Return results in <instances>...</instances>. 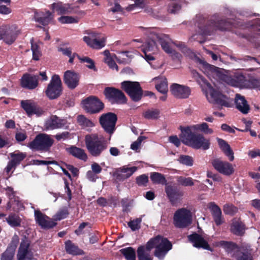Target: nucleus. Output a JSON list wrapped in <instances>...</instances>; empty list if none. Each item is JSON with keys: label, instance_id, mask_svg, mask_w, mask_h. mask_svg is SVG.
Listing matches in <instances>:
<instances>
[{"label": "nucleus", "instance_id": "obj_14", "mask_svg": "<svg viewBox=\"0 0 260 260\" xmlns=\"http://www.w3.org/2000/svg\"><path fill=\"white\" fill-rule=\"evenodd\" d=\"M206 96L210 103L225 107L229 106V103L226 100V96L211 86L209 88L208 92L206 93Z\"/></svg>", "mask_w": 260, "mask_h": 260}, {"label": "nucleus", "instance_id": "obj_43", "mask_svg": "<svg viewBox=\"0 0 260 260\" xmlns=\"http://www.w3.org/2000/svg\"><path fill=\"white\" fill-rule=\"evenodd\" d=\"M219 244L225 249L228 252H231L232 251L240 249L238 245L233 242L220 241L219 242Z\"/></svg>", "mask_w": 260, "mask_h": 260}, {"label": "nucleus", "instance_id": "obj_23", "mask_svg": "<svg viewBox=\"0 0 260 260\" xmlns=\"http://www.w3.org/2000/svg\"><path fill=\"white\" fill-rule=\"evenodd\" d=\"M170 91L174 96L179 99H186L190 94V89L188 86L174 83L170 86Z\"/></svg>", "mask_w": 260, "mask_h": 260}, {"label": "nucleus", "instance_id": "obj_49", "mask_svg": "<svg viewBox=\"0 0 260 260\" xmlns=\"http://www.w3.org/2000/svg\"><path fill=\"white\" fill-rule=\"evenodd\" d=\"M10 156L12 158L11 160L17 166L26 157V155L25 153L19 152L18 153H11Z\"/></svg>", "mask_w": 260, "mask_h": 260}, {"label": "nucleus", "instance_id": "obj_26", "mask_svg": "<svg viewBox=\"0 0 260 260\" xmlns=\"http://www.w3.org/2000/svg\"><path fill=\"white\" fill-rule=\"evenodd\" d=\"M39 79V75L25 74L21 79V86L24 88L34 89L38 86Z\"/></svg>", "mask_w": 260, "mask_h": 260}, {"label": "nucleus", "instance_id": "obj_37", "mask_svg": "<svg viewBox=\"0 0 260 260\" xmlns=\"http://www.w3.org/2000/svg\"><path fill=\"white\" fill-rule=\"evenodd\" d=\"M167 38L168 37L166 35H156V38L158 39V43L160 44L162 49L168 54L171 52L172 49L167 41Z\"/></svg>", "mask_w": 260, "mask_h": 260}, {"label": "nucleus", "instance_id": "obj_19", "mask_svg": "<svg viewBox=\"0 0 260 260\" xmlns=\"http://www.w3.org/2000/svg\"><path fill=\"white\" fill-rule=\"evenodd\" d=\"M167 197L172 205L179 203L182 199L184 193L177 187L173 185H167L165 187Z\"/></svg>", "mask_w": 260, "mask_h": 260}, {"label": "nucleus", "instance_id": "obj_10", "mask_svg": "<svg viewBox=\"0 0 260 260\" xmlns=\"http://www.w3.org/2000/svg\"><path fill=\"white\" fill-rule=\"evenodd\" d=\"M224 81L229 85L240 88H251V84L256 81L255 80L251 83L243 74L239 73H236L232 76H226Z\"/></svg>", "mask_w": 260, "mask_h": 260}, {"label": "nucleus", "instance_id": "obj_40", "mask_svg": "<svg viewBox=\"0 0 260 260\" xmlns=\"http://www.w3.org/2000/svg\"><path fill=\"white\" fill-rule=\"evenodd\" d=\"M236 260H253L251 254L248 252H242L240 249L234 251L233 255Z\"/></svg>", "mask_w": 260, "mask_h": 260}, {"label": "nucleus", "instance_id": "obj_61", "mask_svg": "<svg viewBox=\"0 0 260 260\" xmlns=\"http://www.w3.org/2000/svg\"><path fill=\"white\" fill-rule=\"evenodd\" d=\"M105 62L108 64L110 68L113 70L116 69L117 71H118V66L111 57L105 58Z\"/></svg>", "mask_w": 260, "mask_h": 260}, {"label": "nucleus", "instance_id": "obj_33", "mask_svg": "<svg viewBox=\"0 0 260 260\" xmlns=\"http://www.w3.org/2000/svg\"><path fill=\"white\" fill-rule=\"evenodd\" d=\"M65 250L67 253L77 255L83 253V250L80 249L78 246L75 245L70 240H68L65 242Z\"/></svg>", "mask_w": 260, "mask_h": 260}, {"label": "nucleus", "instance_id": "obj_25", "mask_svg": "<svg viewBox=\"0 0 260 260\" xmlns=\"http://www.w3.org/2000/svg\"><path fill=\"white\" fill-rule=\"evenodd\" d=\"M83 39L88 46L93 49H100L106 45V38L99 34L94 36L93 38L89 36H84Z\"/></svg>", "mask_w": 260, "mask_h": 260}, {"label": "nucleus", "instance_id": "obj_2", "mask_svg": "<svg viewBox=\"0 0 260 260\" xmlns=\"http://www.w3.org/2000/svg\"><path fill=\"white\" fill-rule=\"evenodd\" d=\"M181 133L179 135L181 142L185 145L196 149H202L206 150L209 149L210 141L200 133L192 132L189 126H180Z\"/></svg>", "mask_w": 260, "mask_h": 260}, {"label": "nucleus", "instance_id": "obj_48", "mask_svg": "<svg viewBox=\"0 0 260 260\" xmlns=\"http://www.w3.org/2000/svg\"><path fill=\"white\" fill-rule=\"evenodd\" d=\"M177 181L179 184L183 186H192L194 184V180L191 177L179 176Z\"/></svg>", "mask_w": 260, "mask_h": 260}, {"label": "nucleus", "instance_id": "obj_39", "mask_svg": "<svg viewBox=\"0 0 260 260\" xmlns=\"http://www.w3.org/2000/svg\"><path fill=\"white\" fill-rule=\"evenodd\" d=\"M231 58L236 61L240 62L243 61L252 66H254V63H256L260 66V62L258 59L256 57L246 55L242 57H232Z\"/></svg>", "mask_w": 260, "mask_h": 260}, {"label": "nucleus", "instance_id": "obj_21", "mask_svg": "<svg viewBox=\"0 0 260 260\" xmlns=\"http://www.w3.org/2000/svg\"><path fill=\"white\" fill-rule=\"evenodd\" d=\"M211 163L214 168L221 174L229 176L234 172L232 165L228 161L216 158L213 159Z\"/></svg>", "mask_w": 260, "mask_h": 260}, {"label": "nucleus", "instance_id": "obj_58", "mask_svg": "<svg viewBox=\"0 0 260 260\" xmlns=\"http://www.w3.org/2000/svg\"><path fill=\"white\" fill-rule=\"evenodd\" d=\"M136 180L139 186H146L148 182V177L145 174H143L138 176Z\"/></svg>", "mask_w": 260, "mask_h": 260}, {"label": "nucleus", "instance_id": "obj_41", "mask_svg": "<svg viewBox=\"0 0 260 260\" xmlns=\"http://www.w3.org/2000/svg\"><path fill=\"white\" fill-rule=\"evenodd\" d=\"M182 2V0H171L168 5V12L172 14L177 13L181 9Z\"/></svg>", "mask_w": 260, "mask_h": 260}, {"label": "nucleus", "instance_id": "obj_34", "mask_svg": "<svg viewBox=\"0 0 260 260\" xmlns=\"http://www.w3.org/2000/svg\"><path fill=\"white\" fill-rule=\"evenodd\" d=\"M6 221L11 227L17 228L21 226L22 219L18 214L12 212L6 217Z\"/></svg>", "mask_w": 260, "mask_h": 260}, {"label": "nucleus", "instance_id": "obj_18", "mask_svg": "<svg viewBox=\"0 0 260 260\" xmlns=\"http://www.w3.org/2000/svg\"><path fill=\"white\" fill-rule=\"evenodd\" d=\"M80 75L74 71L68 70L66 71L63 75V82L67 87L71 90L75 89L79 85Z\"/></svg>", "mask_w": 260, "mask_h": 260}, {"label": "nucleus", "instance_id": "obj_9", "mask_svg": "<svg viewBox=\"0 0 260 260\" xmlns=\"http://www.w3.org/2000/svg\"><path fill=\"white\" fill-rule=\"evenodd\" d=\"M20 30L15 25L2 26L0 27V40L8 45L12 44L20 34Z\"/></svg>", "mask_w": 260, "mask_h": 260}, {"label": "nucleus", "instance_id": "obj_53", "mask_svg": "<svg viewBox=\"0 0 260 260\" xmlns=\"http://www.w3.org/2000/svg\"><path fill=\"white\" fill-rule=\"evenodd\" d=\"M69 213L67 208H63L59 210L55 215V220H61L66 218Z\"/></svg>", "mask_w": 260, "mask_h": 260}, {"label": "nucleus", "instance_id": "obj_45", "mask_svg": "<svg viewBox=\"0 0 260 260\" xmlns=\"http://www.w3.org/2000/svg\"><path fill=\"white\" fill-rule=\"evenodd\" d=\"M77 121L79 125L83 128L91 127L94 126V124L91 120L83 115H78Z\"/></svg>", "mask_w": 260, "mask_h": 260}, {"label": "nucleus", "instance_id": "obj_30", "mask_svg": "<svg viewBox=\"0 0 260 260\" xmlns=\"http://www.w3.org/2000/svg\"><path fill=\"white\" fill-rule=\"evenodd\" d=\"M66 151L74 157L83 160L87 161L88 156L85 150L81 148L77 147L75 146H71L66 148Z\"/></svg>", "mask_w": 260, "mask_h": 260}, {"label": "nucleus", "instance_id": "obj_55", "mask_svg": "<svg viewBox=\"0 0 260 260\" xmlns=\"http://www.w3.org/2000/svg\"><path fill=\"white\" fill-rule=\"evenodd\" d=\"M155 88L159 92L167 94L168 90L167 82L165 80L161 81L155 85Z\"/></svg>", "mask_w": 260, "mask_h": 260}, {"label": "nucleus", "instance_id": "obj_35", "mask_svg": "<svg viewBox=\"0 0 260 260\" xmlns=\"http://www.w3.org/2000/svg\"><path fill=\"white\" fill-rule=\"evenodd\" d=\"M245 224L241 221H235L233 222L231 231L234 234L241 236L245 233Z\"/></svg>", "mask_w": 260, "mask_h": 260}, {"label": "nucleus", "instance_id": "obj_32", "mask_svg": "<svg viewBox=\"0 0 260 260\" xmlns=\"http://www.w3.org/2000/svg\"><path fill=\"white\" fill-rule=\"evenodd\" d=\"M217 141L222 152L229 157L230 161H233L234 159V152L230 145L225 140L219 138H217Z\"/></svg>", "mask_w": 260, "mask_h": 260}, {"label": "nucleus", "instance_id": "obj_31", "mask_svg": "<svg viewBox=\"0 0 260 260\" xmlns=\"http://www.w3.org/2000/svg\"><path fill=\"white\" fill-rule=\"evenodd\" d=\"M67 121L63 119H60L56 115H53L46 123L48 129H53L63 127L66 124Z\"/></svg>", "mask_w": 260, "mask_h": 260}, {"label": "nucleus", "instance_id": "obj_57", "mask_svg": "<svg viewBox=\"0 0 260 260\" xmlns=\"http://www.w3.org/2000/svg\"><path fill=\"white\" fill-rule=\"evenodd\" d=\"M191 74L193 78L198 82L199 84L203 83L206 84L207 82V80L201 75H200L198 72L194 70H191Z\"/></svg>", "mask_w": 260, "mask_h": 260}, {"label": "nucleus", "instance_id": "obj_6", "mask_svg": "<svg viewBox=\"0 0 260 260\" xmlns=\"http://www.w3.org/2000/svg\"><path fill=\"white\" fill-rule=\"evenodd\" d=\"M61 80L59 75H53L45 91L46 96L52 100L58 98L62 93Z\"/></svg>", "mask_w": 260, "mask_h": 260}, {"label": "nucleus", "instance_id": "obj_13", "mask_svg": "<svg viewBox=\"0 0 260 260\" xmlns=\"http://www.w3.org/2000/svg\"><path fill=\"white\" fill-rule=\"evenodd\" d=\"M21 107L25 111L28 116L32 115L41 116L44 111L38 103L32 100H22L20 102Z\"/></svg>", "mask_w": 260, "mask_h": 260}, {"label": "nucleus", "instance_id": "obj_59", "mask_svg": "<svg viewBox=\"0 0 260 260\" xmlns=\"http://www.w3.org/2000/svg\"><path fill=\"white\" fill-rule=\"evenodd\" d=\"M223 212L225 214L234 215L237 211V208L233 205L225 204L223 206Z\"/></svg>", "mask_w": 260, "mask_h": 260}, {"label": "nucleus", "instance_id": "obj_15", "mask_svg": "<svg viewBox=\"0 0 260 260\" xmlns=\"http://www.w3.org/2000/svg\"><path fill=\"white\" fill-rule=\"evenodd\" d=\"M51 9L53 11H56L58 15L74 13L82 16L85 14L84 11L79 10L78 8H71L69 5L64 4L61 2L53 3L51 5Z\"/></svg>", "mask_w": 260, "mask_h": 260}, {"label": "nucleus", "instance_id": "obj_56", "mask_svg": "<svg viewBox=\"0 0 260 260\" xmlns=\"http://www.w3.org/2000/svg\"><path fill=\"white\" fill-rule=\"evenodd\" d=\"M197 128L205 134H211L213 133L212 129L209 128L208 124L206 122L196 125Z\"/></svg>", "mask_w": 260, "mask_h": 260}, {"label": "nucleus", "instance_id": "obj_54", "mask_svg": "<svg viewBox=\"0 0 260 260\" xmlns=\"http://www.w3.org/2000/svg\"><path fill=\"white\" fill-rule=\"evenodd\" d=\"M58 21L62 24L76 23L78 22V18L72 16H62L58 19Z\"/></svg>", "mask_w": 260, "mask_h": 260}, {"label": "nucleus", "instance_id": "obj_62", "mask_svg": "<svg viewBox=\"0 0 260 260\" xmlns=\"http://www.w3.org/2000/svg\"><path fill=\"white\" fill-rule=\"evenodd\" d=\"M200 62L203 65V67L205 69H206L212 72H213V73L217 72L218 70L219 69L218 68H217L214 66L208 63H207L206 61H205L204 60H201Z\"/></svg>", "mask_w": 260, "mask_h": 260}, {"label": "nucleus", "instance_id": "obj_29", "mask_svg": "<svg viewBox=\"0 0 260 260\" xmlns=\"http://www.w3.org/2000/svg\"><path fill=\"white\" fill-rule=\"evenodd\" d=\"M235 103L236 107L243 114H247L249 111V106L244 96L239 93L235 95Z\"/></svg>", "mask_w": 260, "mask_h": 260}, {"label": "nucleus", "instance_id": "obj_5", "mask_svg": "<svg viewBox=\"0 0 260 260\" xmlns=\"http://www.w3.org/2000/svg\"><path fill=\"white\" fill-rule=\"evenodd\" d=\"M120 87L134 102H138L143 98L144 92L137 81H124L120 83Z\"/></svg>", "mask_w": 260, "mask_h": 260}, {"label": "nucleus", "instance_id": "obj_64", "mask_svg": "<svg viewBox=\"0 0 260 260\" xmlns=\"http://www.w3.org/2000/svg\"><path fill=\"white\" fill-rule=\"evenodd\" d=\"M14 256V253L7 249L2 254L1 260H12Z\"/></svg>", "mask_w": 260, "mask_h": 260}, {"label": "nucleus", "instance_id": "obj_1", "mask_svg": "<svg viewBox=\"0 0 260 260\" xmlns=\"http://www.w3.org/2000/svg\"><path fill=\"white\" fill-rule=\"evenodd\" d=\"M237 26L235 23L229 19H221L218 14H214L210 17H205L204 16L198 17L197 25L199 32L203 36H210L214 30H228L233 27H239L241 29L250 28L254 32L255 35H258L260 31V18L253 19L246 23L239 22Z\"/></svg>", "mask_w": 260, "mask_h": 260}, {"label": "nucleus", "instance_id": "obj_42", "mask_svg": "<svg viewBox=\"0 0 260 260\" xmlns=\"http://www.w3.org/2000/svg\"><path fill=\"white\" fill-rule=\"evenodd\" d=\"M157 50L156 42L153 40H148L142 46L143 52H152V53Z\"/></svg>", "mask_w": 260, "mask_h": 260}, {"label": "nucleus", "instance_id": "obj_27", "mask_svg": "<svg viewBox=\"0 0 260 260\" xmlns=\"http://www.w3.org/2000/svg\"><path fill=\"white\" fill-rule=\"evenodd\" d=\"M208 208L211 211L214 221L217 226H219L224 222V219L222 216V212L219 207L215 202H210L208 204Z\"/></svg>", "mask_w": 260, "mask_h": 260}, {"label": "nucleus", "instance_id": "obj_52", "mask_svg": "<svg viewBox=\"0 0 260 260\" xmlns=\"http://www.w3.org/2000/svg\"><path fill=\"white\" fill-rule=\"evenodd\" d=\"M141 222V218H137L135 219L129 221L127 223V225L133 231H135L140 229V223Z\"/></svg>", "mask_w": 260, "mask_h": 260}, {"label": "nucleus", "instance_id": "obj_8", "mask_svg": "<svg viewBox=\"0 0 260 260\" xmlns=\"http://www.w3.org/2000/svg\"><path fill=\"white\" fill-rule=\"evenodd\" d=\"M117 121V115L113 112H108L102 114L99 118V123L104 131L112 135L116 130Z\"/></svg>", "mask_w": 260, "mask_h": 260}, {"label": "nucleus", "instance_id": "obj_22", "mask_svg": "<svg viewBox=\"0 0 260 260\" xmlns=\"http://www.w3.org/2000/svg\"><path fill=\"white\" fill-rule=\"evenodd\" d=\"M138 169L137 167L128 168L125 166L117 169L113 173L116 180L123 181L129 178Z\"/></svg>", "mask_w": 260, "mask_h": 260}, {"label": "nucleus", "instance_id": "obj_11", "mask_svg": "<svg viewBox=\"0 0 260 260\" xmlns=\"http://www.w3.org/2000/svg\"><path fill=\"white\" fill-rule=\"evenodd\" d=\"M104 94L112 104H124L127 103V99L123 91L115 87H106Z\"/></svg>", "mask_w": 260, "mask_h": 260}, {"label": "nucleus", "instance_id": "obj_17", "mask_svg": "<svg viewBox=\"0 0 260 260\" xmlns=\"http://www.w3.org/2000/svg\"><path fill=\"white\" fill-rule=\"evenodd\" d=\"M172 244L167 238L162 236L161 241L157 245L154 255L159 259H162L167 253L172 249Z\"/></svg>", "mask_w": 260, "mask_h": 260}, {"label": "nucleus", "instance_id": "obj_51", "mask_svg": "<svg viewBox=\"0 0 260 260\" xmlns=\"http://www.w3.org/2000/svg\"><path fill=\"white\" fill-rule=\"evenodd\" d=\"M145 247L140 246L137 249V254L139 260H152L149 253H145Z\"/></svg>", "mask_w": 260, "mask_h": 260}, {"label": "nucleus", "instance_id": "obj_12", "mask_svg": "<svg viewBox=\"0 0 260 260\" xmlns=\"http://www.w3.org/2000/svg\"><path fill=\"white\" fill-rule=\"evenodd\" d=\"M174 224L178 228H185L191 223V216L190 211L185 209H178L174 213Z\"/></svg>", "mask_w": 260, "mask_h": 260}, {"label": "nucleus", "instance_id": "obj_20", "mask_svg": "<svg viewBox=\"0 0 260 260\" xmlns=\"http://www.w3.org/2000/svg\"><path fill=\"white\" fill-rule=\"evenodd\" d=\"M35 217L36 223L44 229L53 228L57 224L56 222L45 214L42 213L40 210L35 211Z\"/></svg>", "mask_w": 260, "mask_h": 260}, {"label": "nucleus", "instance_id": "obj_38", "mask_svg": "<svg viewBox=\"0 0 260 260\" xmlns=\"http://www.w3.org/2000/svg\"><path fill=\"white\" fill-rule=\"evenodd\" d=\"M120 252L126 260H136V251L133 247L122 248L120 250Z\"/></svg>", "mask_w": 260, "mask_h": 260}, {"label": "nucleus", "instance_id": "obj_50", "mask_svg": "<svg viewBox=\"0 0 260 260\" xmlns=\"http://www.w3.org/2000/svg\"><path fill=\"white\" fill-rule=\"evenodd\" d=\"M177 161L180 164L189 167L192 166L193 164V158L187 155H180L177 159Z\"/></svg>", "mask_w": 260, "mask_h": 260}, {"label": "nucleus", "instance_id": "obj_63", "mask_svg": "<svg viewBox=\"0 0 260 260\" xmlns=\"http://www.w3.org/2000/svg\"><path fill=\"white\" fill-rule=\"evenodd\" d=\"M146 139L144 136H140L137 140L134 142L131 145V148L134 150H137L140 147L142 141Z\"/></svg>", "mask_w": 260, "mask_h": 260}, {"label": "nucleus", "instance_id": "obj_36", "mask_svg": "<svg viewBox=\"0 0 260 260\" xmlns=\"http://www.w3.org/2000/svg\"><path fill=\"white\" fill-rule=\"evenodd\" d=\"M150 179L154 184H166L167 180L164 175L158 172H152L150 174Z\"/></svg>", "mask_w": 260, "mask_h": 260}, {"label": "nucleus", "instance_id": "obj_47", "mask_svg": "<svg viewBox=\"0 0 260 260\" xmlns=\"http://www.w3.org/2000/svg\"><path fill=\"white\" fill-rule=\"evenodd\" d=\"M31 43V50L32 52V59L35 60H39L40 57L42 55L41 51L40 50L39 46L34 43V40L32 39L30 41Z\"/></svg>", "mask_w": 260, "mask_h": 260}, {"label": "nucleus", "instance_id": "obj_16", "mask_svg": "<svg viewBox=\"0 0 260 260\" xmlns=\"http://www.w3.org/2000/svg\"><path fill=\"white\" fill-rule=\"evenodd\" d=\"M30 241L25 236L21 240L20 246L18 248L17 257V260H32V254L29 250Z\"/></svg>", "mask_w": 260, "mask_h": 260}, {"label": "nucleus", "instance_id": "obj_46", "mask_svg": "<svg viewBox=\"0 0 260 260\" xmlns=\"http://www.w3.org/2000/svg\"><path fill=\"white\" fill-rule=\"evenodd\" d=\"M162 236L157 235L154 238H151L146 243V249L150 251L153 248L156 247L160 241H161Z\"/></svg>", "mask_w": 260, "mask_h": 260}, {"label": "nucleus", "instance_id": "obj_24", "mask_svg": "<svg viewBox=\"0 0 260 260\" xmlns=\"http://www.w3.org/2000/svg\"><path fill=\"white\" fill-rule=\"evenodd\" d=\"M188 239L195 247L202 248L212 252L213 251V249L210 246L207 241L202 236L196 233L188 236Z\"/></svg>", "mask_w": 260, "mask_h": 260}, {"label": "nucleus", "instance_id": "obj_7", "mask_svg": "<svg viewBox=\"0 0 260 260\" xmlns=\"http://www.w3.org/2000/svg\"><path fill=\"white\" fill-rule=\"evenodd\" d=\"M83 109L89 114L100 113L105 107L104 104L100 99L94 95H90L81 102Z\"/></svg>", "mask_w": 260, "mask_h": 260}, {"label": "nucleus", "instance_id": "obj_3", "mask_svg": "<svg viewBox=\"0 0 260 260\" xmlns=\"http://www.w3.org/2000/svg\"><path fill=\"white\" fill-rule=\"evenodd\" d=\"M85 142L88 152L93 157L100 156L108 147L106 141L96 134L86 135Z\"/></svg>", "mask_w": 260, "mask_h": 260}, {"label": "nucleus", "instance_id": "obj_28", "mask_svg": "<svg viewBox=\"0 0 260 260\" xmlns=\"http://www.w3.org/2000/svg\"><path fill=\"white\" fill-rule=\"evenodd\" d=\"M53 18L52 13L49 11L45 12H35L34 19L35 21L43 25H48Z\"/></svg>", "mask_w": 260, "mask_h": 260}, {"label": "nucleus", "instance_id": "obj_60", "mask_svg": "<svg viewBox=\"0 0 260 260\" xmlns=\"http://www.w3.org/2000/svg\"><path fill=\"white\" fill-rule=\"evenodd\" d=\"M81 62H86L87 64L86 65V67L89 69L93 70L94 71H96V69L95 66V63L94 61L89 58L88 56L83 57V59Z\"/></svg>", "mask_w": 260, "mask_h": 260}, {"label": "nucleus", "instance_id": "obj_4", "mask_svg": "<svg viewBox=\"0 0 260 260\" xmlns=\"http://www.w3.org/2000/svg\"><path fill=\"white\" fill-rule=\"evenodd\" d=\"M54 140L48 135L40 133L28 143L27 146L31 150L40 152H50Z\"/></svg>", "mask_w": 260, "mask_h": 260}, {"label": "nucleus", "instance_id": "obj_44", "mask_svg": "<svg viewBox=\"0 0 260 260\" xmlns=\"http://www.w3.org/2000/svg\"><path fill=\"white\" fill-rule=\"evenodd\" d=\"M160 111L157 109H152L146 110L143 115L147 119H157L159 118Z\"/></svg>", "mask_w": 260, "mask_h": 260}]
</instances>
